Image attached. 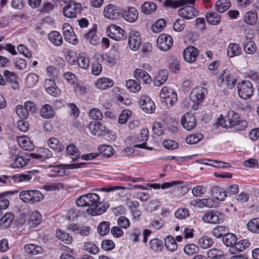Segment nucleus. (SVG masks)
I'll return each instance as SVG.
<instances>
[{
  "label": "nucleus",
  "mask_w": 259,
  "mask_h": 259,
  "mask_svg": "<svg viewBox=\"0 0 259 259\" xmlns=\"http://www.w3.org/2000/svg\"><path fill=\"white\" fill-rule=\"evenodd\" d=\"M100 198L96 193H89L79 197L76 200L78 206H89L87 209L89 214L94 216L100 215L104 212L108 205L100 202Z\"/></svg>",
  "instance_id": "f257e3e1"
},
{
  "label": "nucleus",
  "mask_w": 259,
  "mask_h": 259,
  "mask_svg": "<svg viewBox=\"0 0 259 259\" xmlns=\"http://www.w3.org/2000/svg\"><path fill=\"white\" fill-rule=\"evenodd\" d=\"M195 0H165L164 6L172 8H177L185 6L178 10V15L185 19H191L198 15L194 7L189 5H194Z\"/></svg>",
  "instance_id": "f03ea898"
},
{
  "label": "nucleus",
  "mask_w": 259,
  "mask_h": 259,
  "mask_svg": "<svg viewBox=\"0 0 259 259\" xmlns=\"http://www.w3.org/2000/svg\"><path fill=\"white\" fill-rule=\"evenodd\" d=\"M218 123L225 128L233 127L236 131H243L248 125L247 121L241 119L239 114L234 111H230L227 116L219 118Z\"/></svg>",
  "instance_id": "7ed1b4c3"
},
{
  "label": "nucleus",
  "mask_w": 259,
  "mask_h": 259,
  "mask_svg": "<svg viewBox=\"0 0 259 259\" xmlns=\"http://www.w3.org/2000/svg\"><path fill=\"white\" fill-rule=\"evenodd\" d=\"M236 82V80L234 76L228 69L224 70L219 75L217 80L218 85L230 89L234 87Z\"/></svg>",
  "instance_id": "20e7f679"
},
{
  "label": "nucleus",
  "mask_w": 259,
  "mask_h": 259,
  "mask_svg": "<svg viewBox=\"0 0 259 259\" xmlns=\"http://www.w3.org/2000/svg\"><path fill=\"white\" fill-rule=\"evenodd\" d=\"M162 103L168 107H171L177 101V94L173 89L164 87L159 94Z\"/></svg>",
  "instance_id": "39448f33"
},
{
  "label": "nucleus",
  "mask_w": 259,
  "mask_h": 259,
  "mask_svg": "<svg viewBox=\"0 0 259 259\" xmlns=\"http://www.w3.org/2000/svg\"><path fill=\"white\" fill-rule=\"evenodd\" d=\"M20 198L25 203L34 204L39 202L43 198V194L38 190H24L19 193Z\"/></svg>",
  "instance_id": "423d86ee"
},
{
  "label": "nucleus",
  "mask_w": 259,
  "mask_h": 259,
  "mask_svg": "<svg viewBox=\"0 0 259 259\" xmlns=\"http://www.w3.org/2000/svg\"><path fill=\"white\" fill-rule=\"evenodd\" d=\"M239 96L244 100L250 98L253 95L254 89L251 82L243 80L237 84Z\"/></svg>",
  "instance_id": "0eeeda50"
},
{
  "label": "nucleus",
  "mask_w": 259,
  "mask_h": 259,
  "mask_svg": "<svg viewBox=\"0 0 259 259\" xmlns=\"http://www.w3.org/2000/svg\"><path fill=\"white\" fill-rule=\"evenodd\" d=\"M203 221L206 223L220 224L224 220L223 214L219 211L209 210L205 213L202 217Z\"/></svg>",
  "instance_id": "6e6552de"
},
{
  "label": "nucleus",
  "mask_w": 259,
  "mask_h": 259,
  "mask_svg": "<svg viewBox=\"0 0 259 259\" xmlns=\"http://www.w3.org/2000/svg\"><path fill=\"white\" fill-rule=\"evenodd\" d=\"M107 31L109 37L116 41L125 40L127 37L125 31L116 25H110Z\"/></svg>",
  "instance_id": "1a4fd4ad"
},
{
  "label": "nucleus",
  "mask_w": 259,
  "mask_h": 259,
  "mask_svg": "<svg viewBox=\"0 0 259 259\" xmlns=\"http://www.w3.org/2000/svg\"><path fill=\"white\" fill-rule=\"evenodd\" d=\"M156 44L158 48L163 51H168L173 45L172 37L167 34H161L157 38Z\"/></svg>",
  "instance_id": "9d476101"
},
{
  "label": "nucleus",
  "mask_w": 259,
  "mask_h": 259,
  "mask_svg": "<svg viewBox=\"0 0 259 259\" xmlns=\"http://www.w3.org/2000/svg\"><path fill=\"white\" fill-rule=\"evenodd\" d=\"M121 14L120 8L114 4L107 5L104 9L103 15L104 17L109 20H115L118 18Z\"/></svg>",
  "instance_id": "9b49d317"
},
{
  "label": "nucleus",
  "mask_w": 259,
  "mask_h": 259,
  "mask_svg": "<svg viewBox=\"0 0 259 259\" xmlns=\"http://www.w3.org/2000/svg\"><path fill=\"white\" fill-rule=\"evenodd\" d=\"M81 11V5L79 3H70L63 8V15L65 17L72 18L76 17L77 14Z\"/></svg>",
  "instance_id": "f8f14e48"
},
{
  "label": "nucleus",
  "mask_w": 259,
  "mask_h": 259,
  "mask_svg": "<svg viewBox=\"0 0 259 259\" xmlns=\"http://www.w3.org/2000/svg\"><path fill=\"white\" fill-rule=\"evenodd\" d=\"M62 33L66 41L73 45L78 42L76 35L74 33L71 26L68 23H64L62 28Z\"/></svg>",
  "instance_id": "ddd939ff"
},
{
  "label": "nucleus",
  "mask_w": 259,
  "mask_h": 259,
  "mask_svg": "<svg viewBox=\"0 0 259 259\" xmlns=\"http://www.w3.org/2000/svg\"><path fill=\"white\" fill-rule=\"evenodd\" d=\"M207 94V90L206 88L198 87L192 90L190 95V99L193 103H201Z\"/></svg>",
  "instance_id": "4468645a"
},
{
  "label": "nucleus",
  "mask_w": 259,
  "mask_h": 259,
  "mask_svg": "<svg viewBox=\"0 0 259 259\" xmlns=\"http://www.w3.org/2000/svg\"><path fill=\"white\" fill-rule=\"evenodd\" d=\"M90 132L93 135L100 136L109 133V130L103 123L100 122H91L89 126Z\"/></svg>",
  "instance_id": "2eb2a0df"
},
{
  "label": "nucleus",
  "mask_w": 259,
  "mask_h": 259,
  "mask_svg": "<svg viewBox=\"0 0 259 259\" xmlns=\"http://www.w3.org/2000/svg\"><path fill=\"white\" fill-rule=\"evenodd\" d=\"M139 103L142 110L146 113H151L155 109L154 102L148 96H142Z\"/></svg>",
  "instance_id": "dca6fc26"
},
{
  "label": "nucleus",
  "mask_w": 259,
  "mask_h": 259,
  "mask_svg": "<svg viewBox=\"0 0 259 259\" xmlns=\"http://www.w3.org/2000/svg\"><path fill=\"white\" fill-rule=\"evenodd\" d=\"M149 131L147 128H143L140 133L135 139L136 142L139 143V144L135 145V147L139 148H145L146 149H152V148H149L146 146V141L148 139Z\"/></svg>",
  "instance_id": "f3484780"
},
{
  "label": "nucleus",
  "mask_w": 259,
  "mask_h": 259,
  "mask_svg": "<svg viewBox=\"0 0 259 259\" xmlns=\"http://www.w3.org/2000/svg\"><path fill=\"white\" fill-rule=\"evenodd\" d=\"M121 14L125 20L130 23L135 22L138 18V11L133 7L125 8L121 11Z\"/></svg>",
  "instance_id": "a211bd4d"
},
{
  "label": "nucleus",
  "mask_w": 259,
  "mask_h": 259,
  "mask_svg": "<svg viewBox=\"0 0 259 259\" xmlns=\"http://www.w3.org/2000/svg\"><path fill=\"white\" fill-rule=\"evenodd\" d=\"M30 158H31V156H30V153L18 155L15 156L13 161L11 163V166L14 168L23 167L28 163Z\"/></svg>",
  "instance_id": "6ab92c4d"
},
{
  "label": "nucleus",
  "mask_w": 259,
  "mask_h": 259,
  "mask_svg": "<svg viewBox=\"0 0 259 259\" xmlns=\"http://www.w3.org/2000/svg\"><path fill=\"white\" fill-rule=\"evenodd\" d=\"M181 123L183 127L187 131L193 129L197 124L194 116L189 113L184 114L181 119Z\"/></svg>",
  "instance_id": "aec40b11"
},
{
  "label": "nucleus",
  "mask_w": 259,
  "mask_h": 259,
  "mask_svg": "<svg viewBox=\"0 0 259 259\" xmlns=\"http://www.w3.org/2000/svg\"><path fill=\"white\" fill-rule=\"evenodd\" d=\"M18 193V190L9 191L0 193V210L7 209L10 205L11 196Z\"/></svg>",
  "instance_id": "412c9836"
},
{
  "label": "nucleus",
  "mask_w": 259,
  "mask_h": 259,
  "mask_svg": "<svg viewBox=\"0 0 259 259\" xmlns=\"http://www.w3.org/2000/svg\"><path fill=\"white\" fill-rule=\"evenodd\" d=\"M198 53L199 51L196 48L189 46L184 50V58L187 62L193 63L196 60Z\"/></svg>",
  "instance_id": "4be33fe9"
},
{
  "label": "nucleus",
  "mask_w": 259,
  "mask_h": 259,
  "mask_svg": "<svg viewBox=\"0 0 259 259\" xmlns=\"http://www.w3.org/2000/svg\"><path fill=\"white\" fill-rule=\"evenodd\" d=\"M84 39L91 44L96 46L100 43V39L97 33V26H94L91 29L83 35Z\"/></svg>",
  "instance_id": "5701e85b"
},
{
  "label": "nucleus",
  "mask_w": 259,
  "mask_h": 259,
  "mask_svg": "<svg viewBox=\"0 0 259 259\" xmlns=\"http://www.w3.org/2000/svg\"><path fill=\"white\" fill-rule=\"evenodd\" d=\"M128 44L132 50L135 51L138 50L141 44V38L140 37L139 32L135 31L131 33Z\"/></svg>",
  "instance_id": "b1692460"
},
{
  "label": "nucleus",
  "mask_w": 259,
  "mask_h": 259,
  "mask_svg": "<svg viewBox=\"0 0 259 259\" xmlns=\"http://www.w3.org/2000/svg\"><path fill=\"white\" fill-rule=\"evenodd\" d=\"M133 75L135 78L140 81L142 79L145 84L150 83L152 80L150 75L144 70L137 68L134 71Z\"/></svg>",
  "instance_id": "393cba45"
},
{
  "label": "nucleus",
  "mask_w": 259,
  "mask_h": 259,
  "mask_svg": "<svg viewBox=\"0 0 259 259\" xmlns=\"http://www.w3.org/2000/svg\"><path fill=\"white\" fill-rule=\"evenodd\" d=\"M44 87L47 93L53 96L59 95L60 90L57 87L54 80L51 79H47L44 82Z\"/></svg>",
  "instance_id": "a878e982"
},
{
  "label": "nucleus",
  "mask_w": 259,
  "mask_h": 259,
  "mask_svg": "<svg viewBox=\"0 0 259 259\" xmlns=\"http://www.w3.org/2000/svg\"><path fill=\"white\" fill-rule=\"evenodd\" d=\"M4 76L5 79L11 83L13 89L17 90L19 88L18 75L15 73L7 70L4 72Z\"/></svg>",
  "instance_id": "bb28decb"
},
{
  "label": "nucleus",
  "mask_w": 259,
  "mask_h": 259,
  "mask_svg": "<svg viewBox=\"0 0 259 259\" xmlns=\"http://www.w3.org/2000/svg\"><path fill=\"white\" fill-rule=\"evenodd\" d=\"M168 73L165 69L159 71L153 80V84L155 86L159 87L163 84L167 79Z\"/></svg>",
  "instance_id": "cd10ccee"
},
{
  "label": "nucleus",
  "mask_w": 259,
  "mask_h": 259,
  "mask_svg": "<svg viewBox=\"0 0 259 259\" xmlns=\"http://www.w3.org/2000/svg\"><path fill=\"white\" fill-rule=\"evenodd\" d=\"M24 249L25 253L32 255H37L44 252V249L41 246L33 243L25 245Z\"/></svg>",
  "instance_id": "c85d7f7f"
},
{
  "label": "nucleus",
  "mask_w": 259,
  "mask_h": 259,
  "mask_svg": "<svg viewBox=\"0 0 259 259\" xmlns=\"http://www.w3.org/2000/svg\"><path fill=\"white\" fill-rule=\"evenodd\" d=\"M210 191L213 197L220 201H224L227 196V192L219 186L212 187Z\"/></svg>",
  "instance_id": "c756f323"
},
{
  "label": "nucleus",
  "mask_w": 259,
  "mask_h": 259,
  "mask_svg": "<svg viewBox=\"0 0 259 259\" xmlns=\"http://www.w3.org/2000/svg\"><path fill=\"white\" fill-rule=\"evenodd\" d=\"M48 38L49 41L56 47H60L63 43L62 35L58 31H51L48 35Z\"/></svg>",
  "instance_id": "7c9ffc66"
},
{
  "label": "nucleus",
  "mask_w": 259,
  "mask_h": 259,
  "mask_svg": "<svg viewBox=\"0 0 259 259\" xmlns=\"http://www.w3.org/2000/svg\"><path fill=\"white\" fill-rule=\"evenodd\" d=\"M95 85L98 89L105 90L112 87L114 85V81L109 78L103 77L99 78Z\"/></svg>",
  "instance_id": "2f4dec72"
},
{
  "label": "nucleus",
  "mask_w": 259,
  "mask_h": 259,
  "mask_svg": "<svg viewBox=\"0 0 259 259\" xmlns=\"http://www.w3.org/2000/svg\"><path fill=\"white\" fill-rule=\"evenodd\" d=\"M14 219V215L11 212H7L0 219V226L1 228H9L12 224Z\"/></svg>",
  "instance_id": "473e14b6"
},
{
  "label": "nucleus",
  "mask_w": 259,
  "mask_h": 259,
  "mask_svg": "<svg viewBox=\"0 0 259 259\" xmlns=\"http://www.w3.org/2000/svg\"><path fill=\"white\" fill-rule=\"evenodd\" d=\"M242 49L240 46L236 43H230L227 49V55L229 57L239 56L241 54Z\"/></svg>",
  "instance_id": "72a5a7b5"
},
{
  "label": "nucleus",
  "mask_w": 259,
  "mask_h": 259,
  "mask_svg": "<svg viewBox=\"0 0 259 259\" xmlns=\"http://www.w3.org/2000/svg\"><path fill=\"white\" fill-rule=\"evenodd\" d=\"M40 115L44 118L49 119L53 118L55 115V112L52 107L48 104H45L41 107L40 110Z\"/></svg>",
  "instance_id": "f704fd0d"
},
{
  "label": "nucleus",
  "mask_w": 259,
  "mask_h": 259,
  "mask_svg": "<svg viewBox=\"0 0 259 259\" xmlns=\"http://www.w3.org/2000/svg\"><path fill=\"white\" fill-rule=\"evenodd\" d=\"M237 240L236 235L233 233L228 232L227 234L223 237L224 244L228 247H231L233 250H234Z\"/></svg>",
  "instance_id": "c9c22d12"
},
{
  "label": "nucleus",
  "mask_w": 259,
  "mask_h": 259,
  "mask_svg": "<svg viewBox=\"0 0 259 259\" xmlns=\"http://www.w3.org/2000/svg\"><path fill=\"white\" fill-rule=\"evenodd\" d=\"M67 155L71 156L73 161L77 160L80 157V152L73 143H71L66 146Z\"/></svg>",
  "instance_id": "e433bc0d"
},
{
  "label": "nucleus",
  "mask_w": 259,
  "mask_h": 259,
  "mask_svg": "<svg viewBox=\"0 0 259 259\" xmlns=\"http://www.w3.org/2000/svg\"><path fill=\"white\" fill-rule=\"evenodd\" d=\"M52 152L47 148H41L38 154L33 153H30V156H31V159H40L42 160V158H50L52 157Z\"/></svg>",
  "instance_id": "4c0bfd02"
},
{
  "label": "nucleus",
  "mask_w": 259,
  "mask_h": 259,
  "mask_svg": "<svg viewBox=\"0 0 259 259\" xmlns=\"http://www.w3.org/2000/svg\"><path fill=\"white\" fill-rule=\"evenodd\" d=\"M205 18L207 22L211 25H217L221 21V15L215 12H207Z\"/></svg>",
  "instance_id": "58836bf2"
},
{
  "label": "nucleus",
  "mask_w": 259,
  "mask_h": 259,
  "mask_svg": "<svg viewBox=\"0 0 259 259\" xmlns=\"http://www.w3.org/2000/svg\"><path fill=\"white\" fill-rule=\"evenodd\" d=\"M56 235L58 239L61 240L66 244H70L72 241V236L68 233L59 229L56 230Z\"/></svg>",
  "instance_id": "ea45409f"
},
{
  "label": "nucleus",
  "mask_w": 259,
  "mask_h": 259,
  "mask_svg": "<svg viewBox=\"0 0 259 259\" xmlns=\"http://www.w3.org/2000/svg\"><path fill=\"white\" fill-rule=\"evenodd\" d=\"M48 144L51 149L58 152L62 151L64 149V145L55 138L49 139Z\"/></svg>",
  "instance_id": "a19ab883"
},
{
  "label": "nucleus",
  "mask_w": 259,
  "mask_h": 259,
  "mask_svg": "<svg viewBox=\"0 0 259 259\" xmlns=\"http://www.w3.org/2000/svg\"><path fill=\"white\" fill-rule=\"evenodd\" d=\"M257 21V14L255 11L247 12L244 17V21L250 25H254Z\"/></svg>",
  "instance_id": "79ce46f5"
},
{
  "label": "nucleus",
  "mask_w": 259,
  "mask_h": 259,
  "mask_svg": "<svg viewBox=\"0 0 259 259\" xmlns=\"http://www.w3.org/2000/svg\"><path fill=\"white\" fill-rule=\"evenodd\" d=\"M156 5L152 2H146L141 6L142 12L146 15H149L155 11Z\"/></svg>",
  "instance_id": "37998d69"
},
{
  "label": "nucleus",
  "mask_w": 259,
  "mask_h": 259,
  "mask_svg": "<svg viewBox=\"0 0 259 259\" xmlns=\"http://www.w3.org/2000/svg\"><path fill=\"white\" fill-rule=\"evenodd\" d=\"M126 87L133 93H137L141 89L140 81L134 79H128L126 81Z\"/></svg>",
  "instance_id": "c03bdc74"
},
{
  "label": "nucleus",
  "mask_w": 259,
  "mask_h": 259,
  "mask_svg": "<svg viewBox=\"0 0 259 259\" xmlns=\"http://www.w3.org/2000/svg\"><path fill=\"white\" fill-rule=\"evenodd\" d=\"M165 245L167 249L170 251L177 250L178 245L176 239L171 235H168L164 239Z\"/></svg>",
  "instance_id": "a18cd8bd"
},
{
  "label": "nucleus",
  "mask_w": 259,
  "mask_h": 259,
  "mask_svg": "<svg viewBox=\"0 0 259 259\" xmlns=\"http://www.w3.org/2000/svg\"><path fill=\"white\" fill-rule=\"evenodd\" d=\"M229 0H218L215 5V10L220 13H223L230 7Z\"/></svg>",
  "instance_id": "49530a36"
},
{
  "label": "nucleus",
  "mask_w": 259,
  "mask_h": 259,
  "mask_svg": "<svg viewBox=\"0 0 259 259\" xmlns=\"http://www.w3.org/2000/svg\"><path fill=\"white\" fill-rule=\"evenodd\" d=\"M228 232H229V229L227 227L219 226L213 229L212 234L215 238H220L224 236Z\"/></svg>",
  "instance_id": "de8ad7c7"
},
{
  "label": "nucleus",
  "mask_w": 259,
  "mask_h": 259,
  "mask_svg": "<svg viewBox=\"0 0 259 259\" xmlns=\"http://www.w3.org/2000/svg\"><path fill=\"white\" fill-rule=\"evenodd\" d=\"M247 228L250 232L259 234V218L251 219L247 224Z\"/></svg>",
  "instance_id": "09e8293b"
},
{
  "label": "nucleus",
  "mask_w": 259,
  "mask_h": 259,
  "mask_svg": "<svg viewBox=\"0 0 259 259\" xmlns=\"http://www.w3.org/2000/svg\"><path fill=\"white\" fill-rule=\"evenodd\" d=\"M42 217L38 211H34L29 218V224L31 227H35L40 224Z\"/></svg>",
  "instance_id": "8fccbe9b"
},
{
  "label": "nucleus",
  "mask_w": 259,
  "mask_h": 259,
  "mask_svg": "<svg viewBox=\"0 0 259 259\" xmlns=\"http://www.w3.org/2000/svg\"><path fill=\"white\" fill-rule=\"evenodd\" d=\"M55 7V5L51 2L44 1L39 8L38 11L41 13L48 14L54 11Z\"/></svg>",
  "instance_id": "3c124183"
},
{
  "label": "nucleus",
  "mask_w": 259,
  "mask_h": 259,
  "mask_svg": "<svg viewBox=\"0 0 259 259\" xmlns=\"http://www.w3.org/2000/svg\"><path fill=\"white\" fill-rule=\"evenodd\" d=\"M110 223L107 221H104L100 223L97 227L98 234L102 236L108 234L110 232Z\"/></svg>",
  "instance_id": "603ef678"
},
{
  "label": "nucleus",
  "mask_w": 259,
  "mask_h": 259,
  "mask_svg": "<svg viewBox=\"0 0 259 259\" xmlns=\"http://www.w3.org/2000/svg\"><path fill=\"white\" fill-rule=\"evenodd\" d=\"M17 141L20 147L25 150L30 151L33 149V145L27 137H19Z\"/></svg>",
  "instance_id": "864d4df0"
},
{
  "label": "nucleus",
  "mask_w": 259,
  "mask_h": 259,
  "mask_svg": "<svg viewBox=\"0 0 259 259\" xmlns=\"http://www.w3.org/2000/svg\"><path fill=\"white\" fill-rule=\"evenodd\" d=\"M207 256L210 259H223L224 253L222 250L213 248L208 250Z\"/></svg>",
  "instance_id": "5fc2aeb1"
},
{
  "label": "nucleus",
  "mask_w": 259,
  "mask_h": 259,
  "mask_svg": "<svg viewBox=\"0 0 259 259\" xmlns=\"http://www.w3.org/2000/svg\"><path fill=\"white\" fill-rule=\"evenodd\" d=\"M77 64L82 69H87L90 65V61L89 58L84 53H80L79 55Z\"/></svg>",
  "instance_id": "6e6d98bb"
},
{
  "label": "nucleus",
  "mask_w": 259,
  "mask_h": 259,
  "mask_svg": "<svg viewBox=\"0 0 259 259\" xmlns=\"http://www.w3.org/2000/svg\"><path fill=\"white\" fill-rule=\"evenodd\" d=\"M150 248L155 252H160L162 251L163 247V242L162 240L154 238L152 239L150 242Z\"/></svg>",
  "instance_id": "4d7b16f0"
},
{
  "label": "nucleus",
  "mask_w": 259,
  "mask_h": 259,
  "mask_svg": "<svg viewBox=\"0 0 259 259\" xmlns=\"http://www.w3.org/2000/svg\"><path fill=\"white\" fill-rule=\"evenodd\" d=\"M175 216L179 220L186 219L190 216V212L186 208H180L175 211Z\"/></svg>",
  "instance_id": "13d9d810"
},
{
  "label": "nucleus",
  "mask_w": 259,
  "mask_h": 259,
  "mask_svg": "<svg viewBox=\"0 0 259 259\" xmlns=\"http://www.w3.org/2000/svg\"><path fill=\"white\" fill-rule=\"evenodd\" d=\"M15 112L20 118L24 119H27L29 117V114L22 105L16 106L15 107Z\"/></svg>",
  "instance_id": "bf43d9fd"
},
{
  "label": "nucleus",
  "mask_w": 259,
  "mask_h": 259,
  "mask_svg": "<svg viewBox=\"0 0 259 259\" xmlns=\"http://www.w3.org/2000/svg\"><path fill=\"white\" fill-rule=\"evenodd\" d=\"M198 244L203 249L208 248L212 245L213 241L209 237L203 236L199 239Z\"/></svg>",
  "instance_id": "052dcab7"
},
{
  "label": "nucleus",
  "mask_w": 259,
  "mask_h": 259,
  "mask_svg": "<svg viewBox=\"0 0 259 259\" xmlns=\"http://www.w3.org/2000/svg\"><path fill=\"white\" fill-rule=\"evenodd\" d=\"M12 180L14 183L27 182L31 180V177L27 173L18 174L12 176Z\"/></svg>",
  "instance_id": "680f3d73"
},
{
  "label": "nucleus",
  "mask_w": 259,
  "mask_h": 259,
  "mask_svg": "<svg viewBox=\"0 0 259 259\" xmlns=\"http://www.w3.org/2000/svg\"><path fill=\"white\" fill-rule=\"evenodd\" d=\"M203 135L200 133L193 134L187 137L186 141L189 144H194L199 142L203 138Z\"/></svg>",
  "instance_id": "e2e57ef3"
},
{
  "label": "nucleus",
  "mask_w": 259,
  "mask_h": 259,
  "mask_svg": "<svg viewBox=\"0 0 259 259\" xmlns=\"http://www.w3.org/2000/svg\"><path fill=\"white\" fill-rule=\"evenodd\" d=\"M38 81V75L34 73H29L26 79V84L28 88H31Z\"/></svg>",
  "instance_id": "0e129e2a"
},
{
  "label": "nucleus",
  "mask_w": 259,
  "mask_h": 259,
  "mask_svg": "<svg viewBox=\"0 0 259 259\" xmlns=\"http://www.w3.org/2000/svg\"><path fill=\"white\" fill-rule=\"evenodd\" d=\"M250 244V242L247 239L241 240L238 242H236L234 251V252L236 251H242L247 248Z\"/></svg>",
  "instance_id": "69168bd1"
},
{
  "label": "nucleus",
  "mask_w": 259,
  "mask_h": 259,
  "mask_svg": "<svg viewBox=\"0 0 259 259\" xmlns=\"http://www.w3.org/2000/svg\"><path fill=\"white\" fill-rule=\"evenodd\" d=\"M99 150L101 154L107 157L112 156L113 154V148L108 145H103L99 147Z\"/></svg>",
  "instance_id": "338daca9"
},
{
  "label": "nucleus",
  "mask_w": 259,
  "mask_h": 259,
  "mask_svg": "<svg viewBox=\"0 0 259 259\" xmlns=\"http://www.w3.org/2000/svg\"><path fill=\"white\" fill-rule=\"evenodd\" d=\"M83 248L84 250L94 254H97L99 250L97 245L91 242H85Z\"/></svg>",
  "instance_id": "774afa93"
}]
</instances>
